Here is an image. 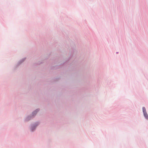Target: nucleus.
<instances>
[{"label": "nucleus", "mask_w": 148, "mask_h": 148, "mask_svg": "<svg viewBox=\"0 0 148 148\" xmlns=\"http://www.w3.org/2000/svg\"><path fill=\"white\" fill-rule=\"evenodd\" d=\"M144 113V116H145V118L146 119H148V116L147 113V112H144V113Z\"/></svg>", "instance_id": "obj_1"}, {"label": "nucleus", "mask_w": 148, "mask_h": 148, "mask_svg": "<svg viewBox=\"0 0 148 148\" xmlns=\"http://www.w3.org/2000/svg\"><path fill=\"white\" fill-rule=\"evenodd\" d=\"M39 110H38V109H37L36 110L33 112V114L34 113L36 114V113Z\"/></svg>", "instance_id": "obj_3"}, {"label": "nucleus", "mask_w": 148, "mask_h": 148, "mask_svg": "<svg viewBox=\"0 0 148 148\" xmlns=\"http://www.w3.org/2000/svg\"><path fill=\"white\" fill-rule=\"evenodd\" d=\"M143 113L146 112L145 108L144 107L143 108Z\"/></svg>", "instance_id": "obj_2"}]
</instances>
